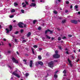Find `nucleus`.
Instances as JSON below:
<instances>
[{
  "label": "nucleus",
  "mask_w": 80,
  "mask_h": 80,
  "mask_svg": "<svg viewBox=\"0 0 80 80\" xmlns=\"http://www.w3.org/2000/svg\"><path fill=\"white\" fill-rule=\"evenodd\" d=\"M25 4V2H23L22 3V5H23V4Z\"/></svg>",
  "instance_id": "64"
},
{
  "label": "nucleus",
  "mask_w": 80,
  "mask_h": 80,
  "mask_svg": "<svg viewBox=\"0 0 80 80\" xmlns=\"http://www.w3.org/2000/svg\"><path fill=\"white\" fill-rule=\"evenodd\" d=\"M14 17V16L13 15H11L10 16V18H13Z\"/></svg>",
  "instance_id": "33"
},
{
  "label": "nucleus",
  "mask_w": 80,
  "mask_h": 80,
  "mask_svg": "<svg viewBox=\"0 0 80 80\" xmlns=\"http://www.w3.org/2000/svg\"><path fill=\"white\" fill-rule=\"evenodd\" d=\"M15 12V10L14 9H12L11 10V13H13V12Z\"/></svg>",
  "instance_id": "16"
},
{
  "label": "nucleus",
  "mask_w": 80,
  "mask_h": 80,
  "mask_svg": "<svg viewBox=\"0 0 80 80\" xmlns=\"http://www.w3.org/2000/svg\"><path fill=\"white\" fill-rule=\"evenodd\" d=\"M55 53L58 54L57 53H58V51H57V50L55 52Z\"/></svg>",
  "instance_id": "38"
},
{
  "label": "nucleus",
  "mask_w": 80,
  "mask_h": 80,
  "mask_svg": "<svg viewBox=\"0 0 80 80\" xmlns=\"http://www.w3.org/2000/svg\"><path fill=\"white\" fill-rule=\"evenodd\" d=\"M8 68H9L10 69V70H12V68L11 67H10V66H8Z\"/></svg>",
  "instance_id": "34"
},
{
  "label": "nucleus",
  "mask_w": 80,
  "mask_h": 80,
  "mask_svg": "<svg viewBox=\"0 0 80 80\" xmlns=\"http://www.w3.org/2000/svg\"><path fill=\"white\" fill-rule=\"evenodd\" d=\"M38 30H41V27H39L38 28Z\"/></svg>",
  "instance_id": "36"
},
{
  "label": "nucleus",
  "mask_w": 80,
  "mask_h": 80,
  "mask_svg": "<svg viewBox=\"0 0 80 80\" xmlns=\"http://www.w3.org/2000/svg\"><path fill=\"white\" fill-rule=\"evenodd\" d=\"M53 13H54V14H57L58 12H57L56 11H53Z\"/></svg>",
  "instance_id": "17"
},
{
  "label": "nucleus",
  "mask_w": 80,
  "mask_h": 80,
  "mask_svg": "<svg viewBox=\"0 0 80 80\" xmlns=\"http://www.w3.org/2000/svg\"><path fill=\"white\" fill-rule=\"evenodd\" d=\"M36 4L35 3H31V4L30 5V7H35Z\"/></svg>",
  "instance_id": "10"
},
{
  "label": "nucleus",
  "mask_w": 80,
  "mask_h": 80,
  "mask_svg": "<svg viewBox=\"0 0 80 80\" xmlns=\"http://www.w3.org/2000/svg\"><path fill=\"white\" fill-rule=\"evenodd\" d=\"M18 25L19 27L23 28V27L24 24L22 22H20L18 23Z\"/></svg>",
  "instance_id": "2"
},
{
  "label": "nucleus",
  "mask_w": 80,
  "mask_h": 80,
  "mask_svg": "<svg viewBox=\"0 0 80 80\" xmlns=\"http://www.w3.org/2000/svg\"><path fill=\"white\" fill-rule=\"evenodd\" d=\"M32 65H33V61H30V67H32L33 66Z\"/></svg>",
  "instance_id": "9"
},
{
  "label": "nucleus",
  "mask_w": 80,
  "mask_h": 80,
  "mask_svg": "<svg viewBox=\"0 0 80 80\" xmlns=\"http://www.w3.org/2000/svg\"><path fill=\"white\" fill-rule=\"evenodd\" d=\"M36 22H37V21H36V20H34V21H33V24H35V23H36Z\"/></svg>",
  "instance_id": "30"
},
{
  "label": "nucleus",
  "mask_w": 80,
  "mask_h": 80,
  "mask_svg": "<svg viewBox=\"0 0 80 80\" xmlns=\"http://www.w3.org/2000/svg\"><path fill=\"white\" fill-rule=\"evenodd\" d=\"M27 42V41H26L25 40H24L22 41V42L23 43H25V42Z\"/></svg>",
  "instance_id": "29"
},
{
  "label": "nucleus",
  "mask_w": 80,
  "mask_h": 80,
  "mask_svg": "<svg viewBox=\"0 0 80 80\" xmlns=\"http://www.w3.org/2000/svg\"><path fill=\"white\" fill-rule=\"evenodd\" d=\"M68 36L69 37H72V35H68Z\"/></svg>",
  "instance_id": "40"
},
{
  "label": "nucleus",
  "mask_w": 80,
  "mask_h": 80,
  "mask_svg": "<svg viewBox=\"0 0 80 80\" xmlns=\"http://www.w3.org/2000/svg\"><path fill=\"white\" fill-rule=\"evenodd\" d=\"M68 62H69V65L70 66H71V67H72L73 65H72V64H71V61H70V60L69 59H68Z\"/></svg>",
  "instance_id": "11"
},
{
  "label": "nucleus",
  "mask_w": 80,
  "mask_h": 80,
  "mask_svg": "<svg viewBox=\"0 0 80 80\" xmlns=\"http://www.w3.org/2000/svg\"><path fill=\"white\" fill-rule=\"evenodd\" d=\"M31 49L32 50V52L33 54H34V55H35V52H34V49L33 48H31Z\"/></svg>",
  "instance_id": "14"
},
{
  "label": "nucleus",
  "mask_w": 80,
  "mask_h": 80,
  "mask_svg": "<svg viewBox=\"0 0 80 80\" xmlns=\"http://www.w3.org/2000/svg\"><path fill=\"white\" fill-rule=\"evenodd\" d=\"M78 5H76L75 6V9H77V8H78Z\"/></svg>",
  "instance_id": "25"
},
{
  "label": "nucleus",
  "mask_w": 80,
  "mask_h": 80,
  "mask_svg": "<svg viewBox=\"0 0 80 80\" xmlns=\"http://www.w3.org/2000/svg\"><path fill=\"white\" fill-rule=\"evenodd\" d=\"M78 14H79V15H80V12L79 11L78 13Z\"/></svg>",
  "instance_id": "50"
},
{
  "label": "nucleus",
  "mask_w": 80,
  "mask_h": 80,
  "mask_svg": "<svg viewBox=\"0 0 80 80\" xmlns=\"http://www.w3.org/2000/svg\"><path fill=\"white\" fill-rule=\"evenodd\" d=\"M72 8H73V6L72 5H71L70 7V8L72 9Z\"/></svg>",
  "instance_id": "41"
},
{
  "label": "nucleus",
  "mask_w": 80,
  "mask_h": 80,
  "mask_svg": "<svg viewBox=\"0 0 80 80\" xmlns=\"http://www.w3.org/2000/svg\"><path fill=\"white\" fill-rule=\"evenodd\" d=\"M3 40H4V41H6L7 40V39H5V38H3Z\"/></svg>",
  "instance_id": "45"
},
{
  "label": "nucleus",
  "mask_w": 80,
  "mask_h": 80,
  "mask_svg": "<svg viewBox=\"0 0 80 80\" xmlns=\"http://www.w3.org/2000/svg\"><path fill=\"white\" fill-rule=\"evenodd\" d=\"M12 74L14 75H15V76H16V77H17L18 78H20V76L18 74L15 73V72L12 73Z\"/></svg>",
  "instance_id": "5"
},
{
  "label": "nucleus",
  "mask_w": 80,
  "mask_h": 80,
  "mask_svg": "<svg viewBox=\"0 0 80 80\" xmlns=\"http://www.w3.org/2000/svg\"><path fill=\"white\" fill-rule=\"evenodd\" d=\"M6 30L7 31V33H9V29H6Z\"/></svg>",
  "instance_id": "18"
},
{
  "label": "nucleus",
  "mask_w": 80,
  "mask_h": 80,
  "mask_svg": "<svg viewBox=\"0 0 80 80\" xmlns=\"http://www.w3.org/2000/svg\"><path fill=\"white\" fill-rule=\"evenodd\" d=\"M21 12L22 13H24V10H23V9H22L21 10Z\"/></svg>",
  "instance_id": "26"
},
{
  "label": "nucleus",
  "mask_w": 80,
  "mask_h": 80,
  "mask_svg": "<svg viewBox=\"0 0 80 80\" xmlns=\"http://www.w3.org/2000/svg\"><path fill=\"white\" fill-rule=\"evenodd\" d=\"M54 77L55 78H57V75L56 74H54Z\"/></svg>",
  "instance_id": "27"
},
{
  "label": "nucleus",
  "mask_w": 80,
  "mask_h": 80,
  "mask_svg": "<svg viewBox=\"0 0 80 80\" xmlns=\"http://www.w3.org/2000/svg\"><path fill=\"white\" fill-rule=\"evenodd\" d=\"M15 42H17V39H15Z\"/></svg>",
  "instance_id": "59"
},
{
  "label": "nucleus",
  "mask_w": 80,
  "mask_h": 80,
  "mask_svg": "<svg viewBox=\"0 0 80 80\" xmlns=\"http://www.w3.org/2000/svg\"><path fill=\"white\" fill-rule=\"evenodd\" d=\"M48 32H50V33H52V31H50V29H48L47 30H46L45 32V33H47Z\"/></svg>",
  "instance_id": "8"
},
{
  "label": "nucleus",
  "mask_w": 80,
  "mask_h": 80,
  "mask_svg": "<svg viewBox=\"0 0 80 80\" xmlns=\"http://www.w3.org/2000/svg\"><path fill=\"white\" fill-rule=\"evenodd\" d=\"M48 65L49 67L52 68V67H53V65H54V63L53 61H51L49 63Z\"/></svg>",
  "instance_id": "1"
},
{
  "label": "nucleus",
  "mask_w": 80,
  "mask_h": 80,
  "mask_svg": "<svg viewBox=\"0 0 80 80\" xmlns=\"http://www.w3.org/2000/svg\"><path fill=\"white\" fill-rule=\"evenodd\" d=\"M24 31V30L23 29H21V33H23V31Z\"/></svg>",
  "instance_id": "28"
},
{
  "label": "nucleus",
  "mask_w": 80,
  "mask_h": 80,
  "mask_svg": "<svg viewBox=\"0 0 80 80\" xmlns=\"http://www.w3.org/2000/svg\"><path fill=\"white\" fill-rule=\"evenodd\" d=\"M62 38L63 39H66V38H66V37H63Z\"/></svg>",
  "instance_id": "39"
},
{
  "label": "nucleus",
  "mask_w": 80,
  "mask_h": 80,
  "mask_svg": "<svg viewBox=\"0 0 80 80\" xmlns=\"http://www.w3.org/2000/svg\"><path fill=\"white\" fill-rule=\"evenodd\" d=\"M62 23H66V20H62Z\"/></svg>",
  "instance_id": "20"
},
{
  "label": "nucleus",
  "mask_w": 80,
  "mask_h": 80,
  "mask_svg": "<svg viewBox=\"0 0 80 80\" xmlns=\"http://www.w3.org/2000/svg\"><path fill=\"white\" fill-rule=\"evenodd\" d=\"M68 10H66L65 11V13H67L68 12Z\"/></svg>",
  "instance_id": "43"
},
{
  "label": "nucleus",
  "mask_w": 80,
  "mask_h": 80,
  "mask_svg": "<svg viewBox=\"0 0 80 80\" xmlns=\"http://www.w3.org/2000/svg\"><path fill=\"white\" fill-rule=\"evenodd\" d=\"M25 3L26 5H28V2H27V1H25Z\"/></svg>",
  "instance_id": "31"
},
{
  "label": "nucleus",
  "mask_w": 80,
  "mask_h": 80,
  "mask_svg": "<svg viewBox=\"0 0 80 80\" xmlns=\"http://www.w3.org/2000/svg\"><path fill=\"white\" fill-rule=\"evenodd\" d=\"M9 47H11V44L9 43Z\"/></svg>",
  "instance_id": "54"
},
{
  "label": "nucleus",
  "mask_w": 80,
  "mask_h": 80,
  "mask_svg": "<svg viewBox=\"0 0 80 80\" xmlns=\"http://www.w3.org/2000/svg\"><path fill=\"white\" fill-rule=\"evenodd\" d=\"M28 75H29V74H28V73H26L25 75L26 77H27L28 76Z\"/></svg>",
  "instance_id": "23"
},
{
  "label": "nucleus",
  "mask_w": 80,
  "mask_h": 80,
  "mask_svg": "<svg viewBox=\"0 0 80 80\" xmlns=\"http://www.w3.org/2000/svg\"><path fill=\"white\" fill-rule=\"evenodd\" d=\"M53 57L55 58H58L60 57V55L58 54H55L53 55Z\"/></svg>",
  "instance_id": "7"
},
{
  "label": "nucleus",
  "mask_w": 80,
  "mask_h": 80,
  "mask_svg": "<svg viewBox=\"0 0 80 80\" xmlns=\"http://www.w3.org/2000/svg\"><path fill=\"white\" fill-rule=\"evenodd\" d=\"M33 47H34V48H37V47H38V46H37V45H34L33 46Z\"/></svg>",
  "instance_id": "24"
},
{
  "label": "nucleus",
  "mask_w": 80,
  "mask_h": 80,
  "mask_svg": "<svg viewBox=\"0 0 80 80\" xmlns=\"http://www.w3.org/2000/svg\"><path fill=\"white\" fill-rule=\"evenodd\" d=\"M42 39L43 41H44V39H45V38H42Z\"/></svg>",
  "instance_id": "55"
},
{
  "label": "nucleus",
  "mask_w": 80,
  "mask_h": 80,
  "mask_svg": "<svg viewBox=\"0 0 80 80\" xmlns=\"http://www.w3.org/2000/svg\"><path fill=\"white\" fill-rule=\"evenodd\" d=\"M27 62H25L24 64H25L26 65H27Z\"/></svg>",
  "instance_id": "63"
},
{
  "label": "nucleus",
  "mask_w": 80,
  "mask_h": 80,
  "mask_svg": "<svg viewBox=\"0 0 80 80\" xmlns=\"http://www.w3.org/2000/svg\"><path fill=\"white\" fill-rule=\"evenodd\" d=\"M63 73H64L65 74L66 73V71L65 70H64L63 72Z\"/></svg>",
  "instance_id": "32"
},
{
  "label": "nucleus",
  "mask_w": 80,
  "mask_h": 80,
  "mask_svg": "<svg viewBox=\"0 0 80 80\" xmlns=\"http://www.w3.org/2000/svg\"><path fill=\"white\" fill-rule=\"evenodd\" d=\"M79 60H79V59L77 60V61H76L77 62H78V61H79Z\"/></svg>",
  "instance_id": "53"
},
{
  "label": "nucleus",
  "mask_w": 80,
  "mask_h": 80,
  "mask_svg": "<svg viewBox=\"0 0 80 80\" xmlns=\"http://www.w3.org/2000/svg\"><path fill=\"white\" fill-rule=\"evenodd\" d=\"M66 4H69V2L68 1H66Z\"/></svg>",
  "instance_id": "37"
},
{
  "label": "nucleus",
  "mask_w": 80,
  "mask_h": 80,
  "mask_svg": "<svg viewBox=\"0 0 80 80\" xmlns=\"http://www.w3.org/2000/svg\"><path fill=\"white\" fill-rule=\"evenodd\" d=\"M58 40L59 41L61 40V37H58Z\"/></svg>",
  "instance_id": "22"
},
{
  "label": "nucleus",
  "mask_w": 80,
  "mask_h": 80,
  "mask_svg": "<svg viewBox=\"0 0 80 80\" xmlns=\"http://www.w3.org/2000/svg\"><path fill=\"white\" fill-rule=\"evenodd\" d=\"M38 64L42 66L43 65V62L41 61H38V62H36V66H38Z\"/></svg>",
  "instance_id": "3"
},
{
  "label": "nucleus",
  "mask_w": 80,
  "mask_h": 80,
  "mask_svg": "<svg viewBox=\"0 0 80 80\" xmlns=\"http://www.w3.org/2000/svg\"><path fill=\"white\" fill-rule=\"evenodd\" d=\"M73 52H74V53H76V52L75 51V50H74Z\"/></svg>",
  "instance_id": "62"
},
{
  "label": "nucleus",
  "mask_w": 80,
  "mask_h": 80,
  "mask_svg": "<svg viewBox=\"0 0 80 80\" xmlns=\"http://www.w3.org/2000/svg\"><path fill=\"white\" fill-rule=\"evenodd\" d=\"M8 52V53H11V52L10 51H9Z\"/></svg>",
  "instance_id": "52"
},
{
  "label": "nucleus",
  "mask_w": 80,
  "mask_h": 80,
  "mask_svg": "<svg viewBox=\"0 0 80 80\" xmlns=\"http://www.w3.org/2000/svg\"><path fill=\"white\" fill-rule=\"evenodd\" d=\"M31 35V32H28L27 34V37H29L30 35Z\"/></svg>",
  "instance_id": "12"
},
{
  "label": "nucleus",
  "mask_w": 80,
  "mask_h": 80,
  "mask_svg": "<svg viewBox=\"0 0 80 80\" xmlns=\"http://www.w3.org/2000/svg\"><path fill=\"white\" fill-rule=\"evenodd\" d=\"M9 28L10 29L9 31H12V25L9 26Z\"/></svg>",
  "instance_id": "15"
},
{
  "label": "nucleus",
  "mask_w": 80,
  "mask_h": 80,
  "mask_svg": "<svg viewBox=\"0 0 80 80\" xmlns=\"http://www.w3.org/2000/svg\"><path fill=\"white\" fill-rule=\"evenodd\" d=\"M16 53H17V54H18V55H19V53H18V51H17L16 52Z\"/></svg>",
  "instance_id": "49"
},
{
  "label": "nucleus",
  "mask_w": 80,
  "mask_h": 80,
  "mask_svg": "<svg viewBox=\"0 0 80 80\" xmlns=\"http://www.w3.org/2000/svg\"><path fill=\"white\" fill-rule=\"evenodd\" d=\"M59 18L60 20H61V19H62V17H59Z\"/></svg>",
  "instance_id": "46"
},
{
  "label": "nucleus",
  "mask_w": 80,
  "mask_h": 80,
  "mask_svg": "<svg viewBox=\"0 0 80 80\" xmlns=\"http://www.w3.org/2000/svg\"><path fill=\"white\" fill-rule=\"evenodd\" d=\"M38 58L39 60H41L42 59V57L41 56H38Z\"/></svg>",
  "instance_id": "19"
},
{
  "label": "nucleus",
  "mask_w": 80,
  "mask_h": 80,
  "mask_svg": "<svg viewBox=\"0 0 80 80\" xmlns=\"http://www.w3.org/2000/svg\"><path fill=\"white\" fill-rule=\"evenodd\" d=\"M12 60L13 62L15 63H18V61L17 60H16L15 58H12Z\"/></svg>",
  "instance_id": "6"
},
{
  "label": "nucleus",
  "mask_w": 80,
  "mask_h": 80,
  "mask_svg": "<svg viewBox=\"0 0 80 80\" xmlns=\"http://www.w3.org/2000/svg\"><path fill=\"white\" fill-rule=\"evenodd\" d=\"M78 22H80V20L77 21V20H71V22L72 23H74V24H77L78 23Z\"/></svg>",
  "instance_id": "4"
},
{
  "label": "nucleus",
  "mask_w": 80,
  "mask_h": 80,
  "mask_svg": "<svg viewBox=\"0 0 80 80\" xmlns=\"http://www.w3.org/2000/svg\"><path fill=\"white\" fill-rule=\"evenodd\" d=\"M23 61L25 62H27V60L24 59L23 60Z\"/></svg>",
  "instance_id": "44"
},
{
  "label": "nucleus",
  "mask_w": 80,
  "mask_h": 80,
  "mask_svg": "<svg viewBox=\"0 0 80 80\" xmlns=\"http://www.w3.org/2000/svg\"><path fill=\"white\" fill-rule=\"evenodd\" d=\"M24 26V27H26V24H24L23 26Z\"/></svg>",
  "instance_id": "58"
},
{
  "label": "nucleus",
  "mask_w": 80,
  "mask_h": 80,
  "mask_svg": "<svg viewBox=\"0 0 80 80\" xmlns=\"http://www.w3.org/2000/svg\"><path fill=\"white\" fill-rule=\"evenodd\" d=\"M51 39L52 40H53L54 39V38H53V37H52L51 38Z\"/></svg>",
  "instance_id": "51"
},
{
  "label": "nucleus",
  "mask_w": 80,
  "mask_h": 80,
  "mask_svg": "<svg viewBox=\"0 0 80 80\" xmlns=\"http://www.w3.org/2000/svg\"><path fill=\"white\" fill-rule=\"evenodd\" d=\"M14 33L15 34H18V31H16Z\"/></svg>",
  "instance_id": "35"
},
{
  "label": "nucleus",
  "mask_w": 80,
  "mask_h": 80,
  "mask_svg": "<svg viewBox=\"0 0 80 80\" xmlns=\"http://www.w3.org/2000/svg\"><path fill=\"white\" fill-rule=\"evenodd\" d=\"M61 43H63V41H61Z\"/></svg>",
  "instance_id": "61"
},
{
  "label": "nucleus",
  "mask_w": 80,
  "mask_h": 80,
  "mask_svg": "<svg viewBox=\"0 0 80 80\" xmlns=\"http://www.w3.org/2000/svg\"><path fill=\"white\" fill-rule=\"evenodd\" d=\"M39 50H40V51L42 50V48H39Z\"/></svg>",
  "instance_id": "48"
},
{
  "label": "nucleus",
  "mask_w": 80,
  "mask_h": 80,
  "mask_svg": "<svg viewBox=\"0 0 80 80\" xmlns=\"http://www.w3.org/2000/svg\"><path fill=\"white\" fill-rule=\"evenodd\" d=\"M58 72V71L55 72V74H56V73H57V72Z\"/></svg>",
  "instance_id": "56"
},
{
  "label": "nucleus",
  "mask_w": 80,
  "mask_h": 80,
  "mask_svg": "<svg viewBox=\"0 0 80 80\" xmlns=\"http://www.w3.org/2000/svg\"><path fill=\"white\" fill-rule=\"evenodd\" d=\"M46 38H48V39H50V38H51V37L46 35Z\"/></svg>",
  "instance_id": "21"
},
{
  "label": "nucleus",
  "mask_w": 80,
  "mask_h": 80,
  "mask_svg": "<svg viewBox=\"0 0 80 80\" xmlns=\"http://www.w3.org/2000/svg\"><path fill=\"white\" fill-rule=\"evenodd\" d=\"M14 5L15 7H16V6H18V4L16 2H14Z\"/></svg>",
  "instance_id": "13"
},
{
  "label": "nucleus",
  "mask_w": 80,
  "mask_h": 80,
  "mask_svg": "<svg viewBox=\"0 0 80 80\" xmlns=\"http://www.w3.org/2000/svg\"><path fill=\"white\" fill-rule=\"evenodd\" d=\"M32 2H35V0H32Z\"/></svg>",
  "instance_id": "60"
},
{
  "label": "nucleus",
  "mask_w": 80,
  "mask_h": 80,
  "mask_svg": "<svg viewBox=\"0 0 80 80\" xmlns=\"http://www.w3.org/2000/svg\"><path fill=\"white\" fill-rule=\"evenodd\" d=\"M67 54H69L68 52V51L66 52Z\"/></svg>",
  "instance_id": "57"
},
{
  "label": "nucleus",
  "mask_w": 80,
  "mask_h": 80,
  "mask_svg": "<svg viewBox=\"0 0 80 80\" xmlns=\"http://www.w3.org/2000/svg\"><path fill=\"white\" fill-rule=\"evenodd\" d=\"M26 7V4H24L23 6V7Z\"/></svg>",
  "instance_id": "47"
},
{
  "label": "nucleus",
  "mask_w": 80,
  "mask_h": 80,
  "mask_svg": "<svg viewBox=\"0 0 80 80\" xmlns=\"http://www.w3.org/2000/svg\"><path fill=\"white\" fill-rule=\"evenodd\" d=\"M59 48L60 50H61V49H62V47H61V46H59Z\"/></svg>",
  "instance_id": "42"
}]
</instances>
